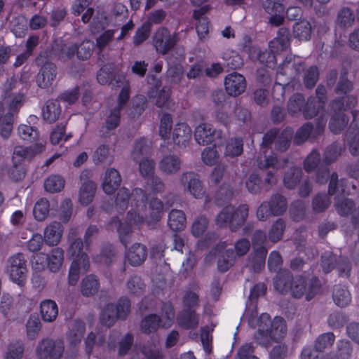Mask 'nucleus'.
Listing matches in <instances>:
<instances>
[{
	"label": "nucleus",
	"instance_id": "obj_1",
	"mask_svg": "<svg viewBox=\"0 0 359 359\" xmlns=\"http://www.w3.org/2000/svg\"><path fill=\"white\" fill-rule=\"evenodd\" d=\"M273 285L275 289L283 294L290 293L296 299L305 296L306 299L310 301L318 293L320 282L316 276L306 278L299 276L294 278L289 271L284 270L276 275Z\"/></svg>",
	"mask_w": 359,
	"mask_h": 359
},
{
	"label": "nucleus",
	"instance_id": "obj_2",
	"mask_svg": "<svg viewBox=\"0 0 359 359\" xmlns=\"http://www.w3.org/2000/svg\"><path fill=\"white\" fill-rule=\"evenodd\" d=\"M249 214L247 204H241L237 208L226 205L217 214L215 224L220 228L229 226L231 231H236L245 222Z\"/></svg>",
	"mask_w": 359,
	"mask_h": 359
},
{
	"label": "nucleus",
	"instance_id": "obj_3",
	"mask_svg": "<svg viewBox=\"0 0 359 359\" xmlns=\"http://www.w3.org/2000/svg\"><path fill=\"white\" fill-rule=\"evenodd\" d=\"M294 135V131L291 128H286L281 132L273 128L267 131L263 136L261 146L264 148H271L274 144L275 150L284 152L287 151Z\"/></svg>",
	"mask_w": 359,
	"mask_h": 359
},
{
	"label": "nucleus",
	"instance_id": "obj_4",
	"mask_svg": "<svg viewBox=\"0 0 359 359\" xmlns=\"http://www.w3.org/2000/svg\"><path fill=\"white\" fill-rule=\"evenodd\" d=\"M130 312V300L128 298H121L116 304H108L105 306L100 317V322L109 327L117 319H126Z\"/></svg>",
	"mask_w": 359,
	"mask_h": 359
},
{
	"label": "nucleus",
	"instance_id": "obj_5",
	"mask_svg": "<svg viewBox=\"0 0 359 359\" xmlns=\"http://www.w3.org/2000/svg\"><path fill=\"white\" fill-rule=\"evenodd\" d=\"M287 209V201L280 194H273L269 201L262 202L257 210V217L260 221H266L271 216L283 215Z\"/></svg>",
	"mask_w": 359,
	"mask_h": 359
},
{
	"label": "nucleus",
	"instance_id": "obj_6",
	"mask_svg": "<svg viewBox=\"0 0 359 359\" xmlns=\"http://www.w3.org/2000/svg\"><path fill=\"white\" fill-rule=\"evenodd\" d=\"M248 323L252 327H258L253 337L257 344L266 348L271 344L272 341H274L273 335L269 331L271 318L269 314L262 313L258 318L252 315L248 319Z\"/></svg>",
	"mask_w": 359,
	"mask_h": 359
},
{
	"label": "nucleus",
	"instance_id": "obj_7",
	"mask_svg": "<svg viewBox=\"0 0 359 359\" xmlns=\"http://www.w3.org/2000/svg\"><path fill=\"white\" fill-rule=\"evenodd\" d=\"M6 271L11 280L24 287L27 280V260L24 254L18 252L11 256L6 263Z\"/></svg>",
	"mask_w": 359,
	"mask_h": 359
},
{
	"label": "nucleus",
	"instance_id": "obj_8",
	"mask_svg": "<svg viewBox=\"0 0 359 359\" xmlns=\"http://www.w3.org/2000/svg\"><path fill=\"white\" fill-rule=\"evenodd\" d=\"M131 201L135 206L144 207L147 201V196L144 190L140 188H135L130 193L126 187L121 188L115 199L116 208L118 212H124L128 207L129 202Z\"/></svg>",
	"mask_w": 359,
	"mask_h": 359
},
{
	"label": "nucleus",
	"instance_id": "obj_9",
	"mask_svg": "<svg viewBox=\"0 0 359 359\" xmlns=\"http://www.w3.org/2000/svg\"><path fill=\"white\" fill-rule=\"evenodd\" d=\"M79 231L77 227H73L69 229L68 233V242L69 243L67 249V256L73 261H80L82 262L83 271L86 272L90 266L88 255L83 252L84 241L79 237Z\"/></svg>",
	"mask_w": 359,
	"mask_h": 359
},
{
	"label": "nucleus",
	"instance_id": "obj_10",
	"mask_svg": "<svg viewBox=\"0 0 359 359\" xmlns=\"http://www.w3.org/2000/svg\"><path fill=\"white\" fill-rule=\"evenodd\" d=\"M64 352V341L49 337L40 340L35 348L37 359H62Z\"/></svg>",
	"mask_w": 359,
	"mask_h": 359
},
{
	"label": "nucleus",
	"instance_id": "obj_11",
	"mask_svg": "<svg viewBox=\"0 0 359 359\" xmlns=\"http://www.w3.org/2000/svg\"><path fill=\"white\" fill-rule=\"evenodd\" d=\"M179 41V34L171 33L165 27L156 29L152 36V43L158 54L165 55L172 50Z\"/></svg>",
	"mask_w": 359,
	"mask_h": 359
},
{
	"label": "nucleus",
	"instance_id": "obj_12",
	"mask_svg": "<svg viewBox=\"0 0 359 359\" xmlns=\"http://www.w3.org/2000/svg\"><path fill=\"white\" fill-rule=\"evenodd\" d=\"M250 243L247 238L238 240L233 249H226L219 257L217 265L220 271H226L234 263L236 256H243L250 250Z\"/></svg>",
	"mask_w": 359,
	"mask_h": 359
},
{
	"label": "nucleus",
	"instance_id": "obj_13",
	"mask_svg": "<svg viewBox=\"0 0 359 359\" xmlns=\"http://www.w3.org/2000/svg\"><path fill=\"white\" fill-rule=\"evenodd\" d=\"M47 53H41L36 58L38 65H42L36 77V83L41 88L51 87L56 79V66L52 62H45Z\"/></svg>",
	"mask_w": 359,
	"mask_h": 359
},
{
	"label": "nucleus",
	"instance_id": "obj_14",
	"mask_svg": "<svg viewBox=\"0 0 359 359\" xmlns=\"http://www.w3.org/2000/svg\"><path fill=\"white\" fill-rule=\"evenodd\" d=\"M326 123L327 118L322 114L318 119L315 128L311 123H304L297 130L294 136V144H301L309 138L316 140L323 133Z\"/></svg>",
	"mask_w": 359,
	"mask_h": 359
},
{
	"label": "nucleus",
	"instance_id": "obj_15",
	"mask_svg": "<svg viewBox=\"0 0 359 359\" xmlns=\"http://www.w3.org/2000/svg\"><path fill=\"white\" fill-rule=\"evenodd\" d=\"M179 183L185 193H189L195 198H201L205 194L199 176L194 172H182L179 177Z\"/></svg>",
	"mask_w": 359,
	"mask_h": 359
},
{
	"label": "nucleus",
	"instance_id": "obj_16",
	"mask_svg": "<svg viewBox=\"0 0 359 359\" xmlns=\"http://www.w3.org/2000/svg\"><path fill=\"white\" fill-rule=\"evenodd\" d=\"M320 266L325 273H328L337 268L341 276H348L351 271V264L347 259L344 257L337 259L335 255L329 251L323 254Z\"/></svg>",
	"mask_w": 359,
	"mask_h": 359
},
{
	"label": "nucleus",
	"instance_id": "obj_17",
	"mask_svg": "<svg viewBox=\"0 0 359 359\" xmlns=\"http://www.w3.org/2000/svg\"><path fill=\"white\" fill-rule=\"evenodd\" d=\"M36 259L35 265L41 264V268H43L44 265L42 262L46 259V264L50 271L57 273L60 271L64 262V250L61 248H53L48 254L41 253L34 257ZM36 269H40L39 266Z\"/></svg>",
	"mask_w": 359,
	"mask_h": 359
},
{
	"label": "nucleus",
	"instance_id": "obj_18",
	"mask_svg": "<svg viewBox=\"0 0 359 359\" xmlns=\"http://www.w3.org/2000/svg\"><path fill=\"white\" fill-rule=\"evenodd\" d=\"M194 137L201 145L216 144L217 140L222 139L223 133L221 130L215 129L210 123H203L195 128Z\"/></svg>",
	"mask_w": 359,
	"mask_h": 359
},
{
	"label": "nucleus",
	"instance_id": "obj_19",
	"mask_svg": "<svg viewBox=\"0 0 359 359\" xmlns=\"http://www.w3.org/2000/svg\"><path fill=\"white\" fill-rule=\"evenodd\" d=\"M127 217L129 222L122 223L118 217H113L110 222L111 226L114 225L117 227L120 241L125 247H126L130 241V237L133 231L132 224L140 221V217L137 216L135 212L130 211L128 213Z\"/></svg>",
	"mask_w": 359,
	"mask_h": 359
},
{
	"label": "nucleus",
	"instance_id": "obj_20",
	"mask_svg": "<svg viewBox=\"0 0 359 359\" xmlns=\"http://www.w3.org/2000/svg\"><path fill=\"white\" fill-rule=\"evenodd\" d=\"M288 58L291 57V56L287 57ZM304 63L301 61H294L292 63L290 62L289 68H294L297 73H300L301 72H304L303 76V81L304 86L307 88H313L319 79V71L316 65H311L308 67L306 70H304Z\"/></svg>",
	"mask_w": 359,
	"mask_h": 359
},
{
	"label": "nucleus",
	"instance_id": "obj_21",
	"mask_svg": "<svg viewBox=\"0 0 359 359\" xmlns=\"http://www.w3.org/2000/svg\"><path fill=\"white\" fill-rule=\"evenodd\" d=\"M44 147L43 143L41 142L29 147L16 146L12 157L13 164L21 165L24 160L32 159L36 154L43 151Z\"/></svg>",
	"mask_w": 359,
	"mask_h": 359
},
{
	"label": "nucleus",
	"instance_id": "obj_22",
	"mask_svg": "<svg viewBox=\"0 0 359 359\" xmlns=\"http://www.w3.org/2000/svg\"><path fill=\"white\" fill-rule=\"evenodd\" d=\"M224 86L229 95L238 96L243 93L246 88L245 79L243 75L233 72L225 77Z\"/></svg>",
	"mask_w": 359,
	"mask_h": 359
},
{
	"label": "nucleus",
	"instance_id": "obj_23",
	"mask_svg": "<svg viewBox=\"0 0 359 359\" xmlns=\"http://www.w3.org/2000/svg\"><path fill=\"white\" fill-rule=\"evenodd\" d=\"M290 62L291 57H286L284 62L280 65L276 74V83L272 90V96L278 101L284 100L285 86L289 83V79L283 81H282V77L285 75V69L289 68Z\"/></svg>",
	"mask_w": 359,
	"mask_h": 359
},
{
	"label": "nucleus",
	"instance_id": "obj_24",
	"mask_svg": "<svg viewBox=\"0 0 359 359\" xmlns=\"http://www.w3.org/2000/svg\"><path fill=\"white\" fill-rule=\"evenodd\" d=\"M182 166L180 158L175 154L164 156L158 163V168L165 175H173L177 173Z\"/></svg>",
	"mask_w": 359,
	"mask_h": 359
},
{
	"label": "nucleus",
	"instance_id": "obj_25",
	"mask_svg": "<svg viewBox=\"0 0 359 359\" xmlns=\"http://www.w3.org/2000/svg\"><path fill=\"white\" fill-rule=\"evenodd\" d=\"M290 31L286 27H281L278 29L277 36L270 41L269 48L272 53L269 57L274 58V54L287 48L290 45Z\"/></svg>",
	"mask_w": 359,
	"mask_h": 359
},
{
	"label": "nucleus",
	"instance_id": "obj_26",
	"mask_svg": "<svg viewBox=\"0 0 359 359\" xmlns=\"http://www.w3.org/2000/svg\"><path fill=\"white\" fill-rule=\"evenodd\" d=\"M191 128L185 123H179L175 126L172 132V140L179 147H186L191 138Z\"/></svg>",
	"mask_w": 359,
	"mask_h": 359
},
{
	"label": "nucleus",
	"instance_id": "obj_27",
	"mask_svg": "<svg viewBox=\"0 0 359 359\" xmlns=\"http://www.w3.org/2000/svg\"><path fill=\"white\" fill-rule=\"evenodd\" d=\"M178 325L185 330H194L199 325V316L194 309H183L177 317Z\"/></svg>",
	"mask_w": 359,
	"mask_h": 359
},
{
	"label": "nucleus",
	"instance_id": "obj_28",
	"mask_svg": "<svg viewBox=\"0 0 359 359\" xmlns=\"http://www.w3.org/2000/svg\"><path fill=\"white\" fill-rule=\"evenodd\" d=\"M121 120V110L113 108L107 116L100 130V135L106 137L112 134L113 131L118 126Z\"/></svg>",
	"mask_w": 359,
	"mask_h": 359
},
{
	"label": "nucleus",
	"instance_id": "obj_29",
	"mask_svg": "<svg viewBox=\"0 0 359 359\" xmlns=\"http://www.w3.org/2000/svg\"><path fill=\"white\" fill-rule=\"evenodd\" d=\"M147 257V249L141 243L133 244L126 253V259L130 265L137 266L144 263Z\"/></svg>",
	"mask_w": 359,
	"mask_h": 359
},
{
	"label": "nucleus",
	"instance_id": "obj_30",
	"mask_svg": "<svg viewBox=\"0 0 359 359\" xmlns=\"http://www.w3.org/2000/svg\"><path fill=\"white\" fill-rule=\"evenodd\" d=\"M121 182V177L119 172L114 168L107 169L102 183L103 191L107 194H113L119 187Z\"/></svg>",
	"mask_w": 359,
	"mask_h": 359
},
{
	"label": "nucleus",
	"instance_id": "obj_31",
	"mask_svg": "<svg viewBox=\"0 0 359 359\" xmlns=\"http://www.w3.org/2000/svg\"><path fill=\"white\" fill-rule=\"evenodd\" d=\"M63 233L62 225L57 222H53L44 229V240L49 246L57 245L62 238Z\"/></svg>",
	"mask_w": 359,
	"mask_h": 359
},
{
	"label": "nucleus",
	"instance_id": "obj_32",
	"mask_svg": "<svg viewBox=\"0 0 359 359\" xmlns=\"http://www.w3.org/2000/svg\"><path fill=\"white\" fill-rule=\"evenodd\" d=\"M40 313L44 322L55 321L58 315V307L55 302L51 299L42 301L40 304Z\"/></svg>",
	"mask_w": 359,
	"mask_h": 359
},
{
	"label": "nucleus",
	"instance_id": "obj_33",
	"mask_svg": "<svg viewBox=\"0 0 359 359\" xmlns=\"http://www.w3.org/2000/svg\"><path fill=\"white\" fill-rule=\"evenodd\" d=\"M171 90L168 87H163L159 91L156 88H152L148 92L149 98H156L155 104L159 108H168Z\"/></svg>",
	"mask_w": 359,
	"mask_h": 359
},
{
	"label": "nucleus",
	"instance_id": "obj_34",
	"mask_svg": "<svg viewBox=\"0 0 359 359\" xmlns=\"http://www.w3.org/2000/svg\"><path fill=\"white\" fill-rule=\"evenodd\" d=\"M96 184L91 180L84 182L79 190V200L81 205H88L90 204L95 195Z\"/></svg>",
	"mask_w": 359,
	"mask_h": 359
},
{
	"label": "nucleus",
	"instance_id": "obj_35",
	"mask_svg": "<svg viewBox=\"0 0 359 359\" xmlns=\"http://www.w3.org/2000/svg\"><path fill=\"white\" fill-rule=\"evenodd\" d=\"M85 329V324L81 320H74L67 334L68 341L73 345L80 343L83 337Z\"/></svg>",
	"mask_w": 359,
	"mask_h": 359
},
{
	"label": "nucleus",
	"instance_id": "obj_36",
	"mask_svg": "<svg viewBox=\"0 0 359 359\" xmlns=\"http://www.w3.org/2000/svg\"><path fill=\"white\" fill-rule=\"evenodd\" d=\"M168 224L174 231L183 230L186 226L184 212L180 210H172L168 215Z\"/></svg>",
	"mask_w": 359,
	"mask_h": 359
},
{
	"label": "nucleus",
	"instance_id": "obj_37",
	"mask_svg": "<svg viewBox=\"0 0 359 359\" xmlns=\"http://www.w3.org/2000/svg\"><path fill=\"white\" fill-rule=\"evenodd\" d=\"M61 108L57 100H48L42 109L44 120L49 123L55 122L60 116Z\"/></svg>",
	"mask_w": 359,
	"mask_h": 359
},
{
	"label": "nucleus",
	"instance_id": "obj_38",
	"mask_svg": "<svg viewBox=\"0 0 359 359\" xmlns=\"http://www.w3.org/2000/svg\"><path fill=\"white\" fill-rule=\"evenodd\" d=\"M287 163V160L286 158H278L275 154L265 156L263 158H260L257 161V165L260 169L271 168L275 170L283 168Z\"/></svg>",
	"mask_w": 359,
	"mask_h": 359
},
{
	"label": "nucleus",
	"instance_id": "obj_39",
	"mask_svg": "<svg viewBox=\"0 0 359 359\" xmlns=\"http://www.w3.org/2000/svg\"><path fill=\"white\" fill-rule=\"evenodd\" d=\"M100 283L94 275H88L82 280L81 291L83 296L90 297L97 292Z\"/></svg>",
	"mask_w": 359,
	"mask_h": 359
},
{
	"label": "nucleus",
	"instance_id": "obj_40",
	"mask_svg": "<svg viewBox=\"0 0 359 359\" xmlns=\"http://www.w3.org/2000/svg\"><path fill=\"white\" fill-rule=\"evenodd\" d=\"M266 255V248H260L259 250H253V252L250 255V259L251 268L254 272H259L264 268Z\"/></svg>",
	"mask_w": 359,
	"mask_h": 359
},
{
	"label": "nucleus",
	"instance_id": "obj_41",
	"mask_svg": "<svg viewBox=\"0 0 359 359\" xmlns=\"http://www.w3.org/2000/svg\"><path fill=\"white\" fill-rule=\"evenodd\" d=\"M337 193L348 194L349 190L347 189L346 180L341 179L339 182L338 175L334 172L330 177L328 194L329 195H334Z\"/></svg>",
	"mask_w": 359,
	"mask_h": 359
},
{
	"label": "nucleus",
	"instance_id": "obj_42",
	"mask_svg": "<svg viewBox=\"0 0 359 359\" xmlns=\"http://www.w3.org/2000/svg\"><path fill=\"white\" fill-rule=\"evenodd\" d=\"M287 326L285 320L280 317H275L273 320L271 321L269 331L273 335L274 341L282 339L287 334Z\"/></svg>",
	"mask_w": 359,
	"mask_h": 359
},
{
	"label": "nucleus",
	"instance_id": "obj_43",
	"mask_svg": "<svg viewBox=\"0 0 359 359\" xmlns=\"http://www.w3.org/2000/svg\"><path fill=\"white\" fill-rule=\"evenodd\" d=\"M333 300L340 307L348 306L351 301L349 291L341 285H336L333 290Z\"/></svg>",
	"mask_w": 359,
	"mask_h": 359
},
{
	"label": "nucleus",
	"instance_id": "obj_44",
	"mask_svg": "<svg viewBox=\"0 0 359 359\" xmlns=\"http://www.w3.org/2000/svg\"><path fill=\"white\" fill-rule=\"evenodd\" d=\"M161 318L156 314H150L144 317L140 324L141 330L146 334L155 332L161 325Z\"/></svg>",
	"mask_w": 359,
	"mask_h": 359
},
{
	"label": "nucleus",
	"instance_id": "obj_45",
	"mask_svg": "<svg viewBox=\"0 0 359 359\" xmlns=\"http://www.w3.org/2000/svg\"><path fill=\"white\" fill-rule=\"evenodd\" d=\"M346 141L352 156H359V131L350 126L346 133Z\"/></svg>",
	"mask_w": 359,
	"mask_h": 359
},
{
	"label": "nucleus",
	"instance_id": "obj_46",
	"mask_svg": "<svg viewBox=\"0 0 359 359\" xmlns=\"http://www.w3.org/2000/svg\"><path fill=\"white\" fill-rule=\"evenodd\" d=\"M355 22V14L353 11L347 7L342 8L337 14L336 24L341 28H348Z\"/></svg>",
	"mask_w": 359,
	"mask_h": 359
},
{
	"label": "nucleus",
	"instance_id": "obj_47",
	"mask_svg": "<svg viewBox=\"0 0 359 359\" xmlns=\"http://www.w3.org/2000/svg\"><path fill=\"white\" fill-rule=\"evenodd\" d=\"M325 105L317 101L314 97H309L303 109V115L306 119H310L316 116Z\"/></svg>",
	"mask_w": 359,
	"mask_h": 359
},
{
	"label": "nucleus",
	"instance_id": "obj_48",
	"mask_svg": "<svg viewBox=\"0 0 359 359\" xmlns=\"http://www.w3.org/2000/svg\"><path fill=\"white\" fill-rule=\"evenodd\" d=\"M348 118L344 113H334L329 123L330 130L334 134H339L347 126Z\"/></svg>",
	"mask_w": 359,
	"mask_h": 359
},
{
	"label": "nucleus",
	"instance_id": "obj_49",
	"mask_svg": "<svg viewBox=\"0 0 359 359\" xmlns=\"http://www.w3.org/2000/svg\"><path fill=\"white\" fill-rule=\"evenodd\" d=\"M243 151V140L241 137L231 138L228 140L224 151L226 156L236 157L241 156Z\"/></svg>",
	"mask_w": 359,
	"mask_h": 359
},
{
	"label": "nucleus",
	"instance_id": "obj_50",
	"mask_svg": "<svg viewBox=\"0 0 359 359\" xmlns=\"http://www.w3.org/2000/svg\"><path fill=\"white\" fill-rule=\"evenodd\" d=\"M302 176V169L299 167H292L285 172L283 177V183L287 188L294 189L299 182Z\"/></svg>",
	"mask_w": 359,
	"mask_h": 359
},
{
	"label": "nucleus",
	"instance_id": "obj_51",
	"mask_svg": "<svg viewBox=\"0 0 359 359\" xmlns=\"http://www.w3.org/2000/svg\"><path fill=\"white\" fill-rule=\"evenodd\" d=\"M19 137L24 141L33 142L39 137L38 130L29 125L20 124L18 128Z\"/></svg>",
	"mask_w": 359,
	"mask_h": 359
},
{
	"label": "nucleus",
	"instance_id": "obj_52",
	"mask_svg": "<svg viewBox=\"0 0 359 359\" xmlns=\"http://www.w3.org/2000/svg\"><path fill=\"white\" fill-rule=\"evenodd\" d=\"M65 186V180L58 175H52L44 182L45 190L50 193L60 192Z\"/></svg>",
	"mask_w": 359,
	"mask_h": 359
},
{
	"label": "nucleus",
	"instance_id": "obj_53",
	"mask_svg": "<svg viewBox=\"0 0 359 359\" xmlns=\"http://www.w3.org/2000/svg\"><path fill=\"white\" fill-rule=\"evenodd\" d=\"M294 35L296 38L302 41H308L311 35V25L306 20L296 22L294 25Z\"/></svg>",
	"mask_w": 359,
	"mask_h": 359
},
{
	"label": "nucleus",
	"instance_id": "obj_54",
	"mask_svg": "<svg viewBox=\"0 0 359 359\" xmlns=\"http://www.w3.org/2000/svg\"><path fill=\"white\" fill-rule=\"evenodd\" d=\"M342 147L339 143L334 142L326 147L323 154V162L331 164L336 161L341 155Z\"/></svg>",
	"mask_w": 359,
	"mask_h": 359
},
{
	"label": "nucleus",
	"instance_id": "obj_55",
	"mask_svg": "<svg viewBox=\"0 0 359 359\" xmlns=\"http://www.w3.org/2000/svg\"><path fill=\"white\" fill-rule=\"evenodd\" d=\"M335 341V336L332 332L323 333L318 337L314 342L316 351L323 352L330 348Z\"/></svg>",
	"mask_w": 359,
	"mask_h": 359
},
{
	"label": "nucleus",
	"instance_id": "obj_56",
	"mask_svg": "<svg viewBox=\"0 0 359 359\" xmlns=\"http://www.w3.org/2000/svg\"><path fill=\"white\" fill-rule=\"evenodd\" d=\"M95 43L90 40H84L77 44L76 57L80 60H86L90 57L95 49Z\"/></svg>",
	"mask_w": 359,
	"mask_h": 359
},
{
	"label": "nucleus",
	"instance_id": "obj_57",
	"mask_svg": "<svg viewBox=\"0 0 359 359\" xmlns=\"http://www.w3.org/2000/svg\"><path fill=\"white\" fill-rule=\"evenodd\" d=\"M144 283L138 276H131L126 282L128 292L134 295H141L144 290Z\"/></svg>",
	"mask_w": 359,
	"mask_h": 359
},
{
	"label": "nucleus",
	"instance_id": "obj_58",
	"mask_svg": "<svg viewBox=\"0 0 359 359\" xmlns=\"http://www.w3.org/2000/svg\"><path fill=\"white\" fill-rule=\"evenodd\" d=\"M305 104V99L302 94H294L289 100L287 109L290 114L296 115L303 111Z\"/></svg>",
	"mask_w": 359,
	"mask_h": 359
},
{
	"label": "nucleus",
	"instance_id": "obj_59",
	"mask_svg": "<svg viewBox=\"0 0 359 359\" xmlns=\"http://www.w3.org/2000/svg\"><path fill=\"white\" fill-rule=\"evenodd\" d=\"M285 229V221L281 218L278 219L273 223L269 231V239L273 243H277L282 238Z\"/></svg>",
	"mask_w": 359,
	"mask_h": 359
},
{
	"label": "nucleus",
	"instance_id": "obj_60",
	"mask_svg": "<svg viewBox=\"0 0 359 359\" xmlns=\"http://www.w3.org/2000/svg\"><path fill=\"white\" fill-rule=\"evenodd\" d=\"M34 216L38 221L44 220L49 212V202L45 198L38 201L34 207Z\"/></svg>",
	"mask_w": 359,
	"mask_h": 359
},
{
	"label": "nucleus",
	"instance_id": "obj_61",
	"mask_svg": "<svg viewBox=\"0 0 359 359\" xmlns=\"http://www.w3.org/2000/svg\"><path fill=\"white\" fill-rule=\"evenodd\" d=\"M233 190L229 184H223L215 194V201L218 205H223L233 197Z\"/></svg>",
	"mask_w": 359,
	"mask_h": 359
},
{
	"label": "nucleus",
	"instance_id": "obj_62",
	"mask_svg": "<svg viewBox=\"0 0 359 359\" xmlns=\"http://www.w3.org/2000/svg\"><path fill=\"white\" fill-rule=\"evenodd\" d=\"M24 344L17 341L11 343L7 348L6 359H21L24 354Z\"/></svg>",
	"mask_w": 359,
	"mask_h": 359
},
{
	"label": "nucleus",
	"instance_id": "obj_63",
	"mask_svg": "<svg viewBox=\"0 0 359 359\" xmlns=\"http://www.w3.org/2000/svg\"><path fill=\"white\" fill-rule=\"evenodd\" d=\"M149 150V142L146 138H140L135 143L134 149L132 152L133 158L137 161L143 155L147 154Z\"/></svg>",
	"mask_w": 359,
	"mask_h": 359
},
{
	"label": "nucleus",
	"instance_id": "obj_64",
	"mask_svg": "<svg viewBox=\"0 0 359 359\" xmlns=\"http://www.w3.org/2000/svg\"><path fill=\"white\" fill-rule=\"evenodd\" d=\"M172 118L170 114H163L160 121L159 135L161 138L166 140L170 137Z\"/></svg>",
	"mask_w": 359,
	"mask_h": 359
}]
</instances>
